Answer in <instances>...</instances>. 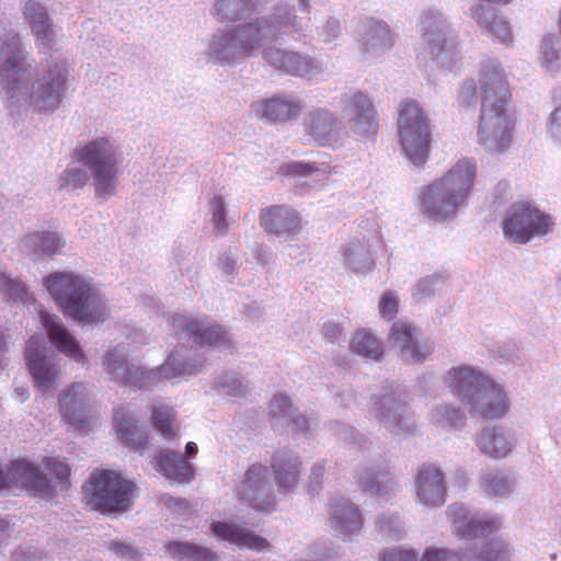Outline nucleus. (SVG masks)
<instances>
[{"label":"nucleus","instance_id":"obj_1","mask_svg":"<svg viewBox=\"0 0 561 561\" xmlns=\"http://www.w3.org/2000/svg\"><path fill=\"white\" fill-rule=\"evenodd\" d=\"M481 116L478 129L479 142L490 151L502 153L513 138L515 116L507 106L511 101L508 83L502 69L494 67L481 73Z\"/></svg>","mask_w":561,"mask_h":561},{"label":"nucleus","instance_id":"obj_2","mask_svg":"<svg viewBox=\"0 0 561 561\" xmlns=\"http://www.w3.org/2000/svg\"><path fill=\"white\" fill-rule=\"evenodd\" d=\"M44 285L64 314L79 322L99 323L105 319V306L93 287L73 273H54Z\"/></svg>","mask_w":561,"mask_h":561},{"label":"nucleus","instance_id":"obj_3","mask_svg":"<svg viewBox=\"0 0 561 561\" xmlns=\"http://www.w3.org/2000/svg\"><path fill=\"white\" fill-rule=\"evenodd\" d=\"M476 164L469 159H461L439 180L422 190L420 206L432 218H444L468 197L476 179Z\"/></svg>","mask_w":561,"mask_h":561},{"label":"nucleus","instance_id":"obj_4","mask_svg":"<svg viewBox=\"0 0 561 561\" xmlns=\"http://www.w3.org/2000/svg\"><path fill=\"white\" fill-rule=\"evenodd\" d=\"M87 506L103 515L129 510L135 500V484L112 470L95 469L82 486Z\"/></svg>","mask_w":561,"mask_h":561},{"label":"nucleus","instance_id":"obj_5","mask_svg":"<svg viewBox=\"0 0 561 561\" xmlns=\"http://www.w3.org/2000/svg\"><path fill=\"white\" fill-rule=\"evenodd\" d=\"M398 137L405 156L414 163H424L430 156L432 133L430 118L420 104L405 100L398 113Z\"/></svg>","mask_w":561,"mask_h":561},{"label":"nucleus","instance_id":"obj_6","mask_svg":"<svg viewBox=\"0 0 561 561\" xmlns=\"http://www.w3.org/2000/svg\"><path fill=\"white\" fill-rule=\"evenodd\" d=\"M73 156L91 171L98 195L108 196L114 193L122 157L108 139L92 140L76 149Z\"/></svg>","mask_w":561,"mask_h":561},{"label":"nucleus","instance_id":"obj_7","mask_svg":"<svg viewBox=\"0 0 561 561\" xmlns=\"http://www.w3.org/2000/svg\"><path fill=\"white\" fill-rule=\"evenodd\" d=\"M552 217L531 202H518L511 206L502 221L505 238L518 244H526L534 238L552 232Z\"/></svg>","mask_w":561,"mask_h":561},{"label":"nucleus","instance_id":"obj_8","mask_svg":"<svg viewBox=\"0 0 561 561\" xmlns=\"http://www.w3.org/2000/svg\"><path fill=\"white\" fill-rule=\"evenodd\" d=\"M103 366L111 378L124 386L141 388L147 380L159 375L163 378H173L188 373L184 364H175V359L169 356L167 362L157 370H145L127 362L126 355L114 347L103 357Z\"/></svg>","mask_w":561,"mask_h":561},{"label":"nucleus","instance_id":"obj_9","mask_svg":"<svg viewBox=\"0 0 561 561\" xmlns=\"http://www.w3.org/2000/svg\"><path fill=\"white\" fill-rule=\"evenodd\" d=\"M266 27V21L242 25L233 34L214 41V50L222 59L252 56L261 47Z\"/></svg>","mask_w":561,"mask_h":561},{"label":"nucleus","instance_id":"obj_10","mask_svg":"<svg viewBox=\"0 0 561 561\" xmlns=\"http://www.w3.org/2000/svg\"><path fill=\"white\" fill-rule=\"evenodd\" d=\"M238 495L252 508L268 512L274 506V495L268 484V470L265 466L255 463L251 466L243 481L238 486Z\"/></svg>","mask_w":561,"mask_h":561},{"label":"nucleus","instance_id":"obj_11","mask_svg":"<svg viewBox=\"0 0 561 561\" xmlns=\"http://www.w3.org/2000/svg\"><path fill=\"white\" fill-rule=\"evenodd\" d=\"M447 515L454 525L456 536L460 538H478L489 536L501 527L500 518L491 515L471 516L460 504L449 506Z\"/></svg>","mask_w":561,"mask_h":561},{"label":"nucleus","instance_id":"obj_12","mask_svg":"<svg viewBox=\"0 0 561 561\" xmlns=\"http://www.w3.org/2000/svg\"><path fill=\"white\" fill-rule=\"evenodd\" d=\"M175 334H185L199 346H215L227 342V334L218 324L195 320L185 314H175L171 320Z\"/></svg>","mask_w":561,"mask_h":561},{"label":"nucleus","instance_id":"obj_13","mask_svg":"<svg viewBox=\"0 0 561 561\" xmlns=\"http://www.w3.org/2000/svg\"><path fill=\"white\" fill-rule=\"evenodd\" d=\"M59 408L66 423L83 431L91 421L88 392L82 383L75 382L59 398Z\"/></svg>","mask_w":561,"mask_h":561},{"label":"nucleus","instance_id":"obj_14","mask_svg":"<svg viewBox=\"0 0 561 561\" xmlns=\"http://www.w3.org/2000/svg\"><path fill=\"white\" fill-rule=\"evenodd\" d=\"M45 341L43 336H32L26 342L24 352L25 362L38 389H48L56 381L58 370L56 366L44 355Z\"/></svg>","mask_w":561,"mask_h":561},{"label":"nucleus","instance_id":"obj_15","mask_svg":"<svg viewBox=\"0 0 561 561\" xmlns=\"http://www.w3.org/2000/svg\"><path fill=\"white\" fill-rule=\"evenodd\" d=\"M65 72L66 68L60 67L51 70L47 77L34 81L25 102H28L30 106L37 111H48L56 107L65 85Z\"/></svg>","mask_w":561,"mask_h":561},{"label":"nucleus","instance_id":"obj_16","mask_svg":"<svg viewBox=\"0 0 561 561\" xmlns=\"http://www.w3.org/2000/svg\"><path fill=\"white\" fill-rule=\"evenodd\" d=\"M379 129L378 113L371 100L362 92L353 95V138L375 142Z\"/></svg>","mask_w":561,"mask_h":561},{"label":"nucleus","instance_id":"obj_17","mask_svg":"<svg viewBox=\"0 0 561 561\" xmlns=\"http://www.w3.org/2000/svg\"><path fill=\"white\" fill-rule=\"evenodd\" d=\"M416 496L427 506H440L446 501L445 476L434 465H423L415 477Z\"/></svg>","mask_w":561,"mask_h":561},{"label":"nucleus","instance_id":"obj_18","mask_svg":"<svg viewBox=\"0 0 561 561\" xmlns=\"http://www.w3.org/2000/svg\"><path fill=\"white\" fill-rule=\"evenodd\" d=\"M468 404L471 407L472 412L483 420L500 419L510 409V403L503 388L491 379L486 381Z\"/></svg>","mask_w":561,"mask_h":561},{"label":"nucleus","instance_id":"obj_19","mask_svg":"<svg viewBox=\"0 0 561 561\" xmlns=\"http://www.w3.org/2000/svg\"><path fill=\"white\" fill-rule=\"evenodd\" d=\"M260 225L267 233L296 234L301 230V217L288 205H272L261 209Z\"/></svg>","mask_w":561,"mask_h":561},{"label":"nucleus","instance_id":"obj_20","mask_svg":"<svg viewBox=\"0 0 561 561\" xmlns=\"http://www.w3.org/2000/svg\"><path fill=\"white\" fill-rule=\"evenodd\" d=\"M0 56L2 59L0 67L1 83L10 98L14 99L18 92L21 91L22 79L27 72L26 61L16 44L12 47L8 45V50L2 48Z\"/></svg>","mask_w":561,"mask_h":561},{"label":"nucleus","instance_id":"obj_21","mask_svg":"<svg viewBox=\"0 0 561 561\" xmlns=\"http://www.w3.org/2000/svg\"><path fill=\"white\" fill-rule=\"evenodd\" d=\"M39 314L47 335L56 348L66 356L83 364L85 360L83 352L59 319L46 311H41Z\"/></svg>","mask_w":561,"mask_h":561},{"label":"nucleus","instance_id":"obj_22","mask_svg":"<svg viewBox=\"0 0 561 561\" xmlns=\"http://www.w3.org/2000/svg\"><path fill=\"white\" fill-rule=\"evenodd\" d=\"M490 378L470 367H458L448 371V387L463 403H469Z\"/></svg>","mask_w":561,"mask_h":561},{"label":"nucleus","instance_id":"obj_23","mask_svg":"<svg viewBox=\"0 0 561 561\" xmlns=\"http://www.w3.org/2000/svg\"><path fill=\"white\" fill-rule=\"evenodd\" d=\"M253 107L259 118H265L272 123L290 121L302 111V105L299 101L285 95L256 102Z\"/></svg>","mask_w":561,"mask_h":561},{"label":"nucleus","instance_id":"obj_24","mask_svg":"<svg viewBox=\"0 0 561 561\" xmlns=\"http://www.w3.org/2000/svg\"><path fill=\"white\" fill-rule=\"evenodd\" d=\"M23 14L36 42L43 47L51 49L55 45V33L46 8L35 0H27L24 4Z\"/></svg>","mask_w":561,"mask_h":561},{"label":"nucleus","instance_id":"obj_25","mask_svg":"<svg viewBox=\"0 0 561 561\" xmlns=\"http://www.w3.org/2000/svg\"><path fill=\"white\" fill-rule=\"evenodd\" d=\"M211 530L219 539L233 543L239 548L263 551L268 550L271 547L265 538L234 524L216 522L213 523Z\"/></svg>","mask_w":561,"mask_h":561},{"label":"nucleus","instance_id":"obj_26","mask_svg":"<svg viewBox=\"0 0 561 561\" xmlns=\"http://www.w3.org/2000/svg\"><path fill=\"white\" fill-rule=\"evenodd\" d=\"M304 124L307 135L319 146L331 145L341 131L340 123L323 110L309 113Z\"/></svg>","mask_w":561,"mask_h":561},{"label":"nucleus","instance_id":"obj_27","mask_svg":"<svg viewBox=\"0 0 561 561\" xmlns=\"http://www.w3.org/2000/svg\"><path fill=\"white\" fill-rule=\"evenodd\" d=\"M152 463L157 471L170 480L188 482L194 478L192 465L176 451L160 449L156 453Z\"/></svg>","mask_w":561,"mask_h":561},{"label":"nucleus","instance_id":"obj_28","mask_svg":"<svg viewBox=\"0 0 561 561\" xmlns=\"http://www.w3.org/2000/svg\"><path fill=\"white\" fill-rule=\"evenodd\" d=\"M388 340L393 346L400 347L401 354L412 362H422L430 353L428 348L419 347L414 329L404 322H396L391 325Z\"/></svg>","mask_w":561,"mask_h":561},{"label":"nucleus","instance_id":"obj_29","mask_svg":"<svg viewBox=\"0 0 561 561\" xmlns=\"http://www.w3.org/2000/svg\"><path fill=\"white\" fill-rule=\"evenodd\" d=\"M301 462L288 451H276L272 457L271 467L279 490L293 489L299 477Z\"/></svg>","mask_w":561,"mask_h":561},{"label":"nucleus","instance_id":"obj_30","mask_svg":"<svg viewBox=\"0 0 561 561\" xmlns=\"http://www.w3.org/2000/svg\"><path fill=\"white\" fill-rule=\"evenodd\" d=\"M113 420L118 438L125 446L134 450H140L147 446L149 437L146 431L137 421L126 417L123 409L115 411Z\"/></svg>","mask_w":561,"mask_h":561},{"label":"nucleus","instance_id":"obj_31","mask_svg":"<svg viewBox=\"0 0 561 561\" xmlns=\"http://www.w3.org/2000/svg\"><path fill=\"white\" fill-rule=\"evenodd\" d=\"M471 16L480 27L494 34L502 42L512 41V33L507 22L500 18L494 9L478 4L472 8Z\"/></svg>","mask_w":561,"mask_h":561},{"label":"nucleus","instance_id":"obj_32","mask_svg":"<svg viewBox=\"0 0 561 561\" xmlns=\"http://www.w3.org/2000/svg\"><path fill=\"white\" fill-rule=\"evenodd\" d=\"M263 55L272 66L293 76H304L310 67L309 60L295 53L270 48Z\"/></svg>","mask_w":561,"mask_h":561},{"label":"nucleus","instance_id":"obj_33","mask_svg":"<svg viewBox=\"0 0 561 561\" xmlns=\"http://www.w3.org/2000/svg\"><path fill=\"white\" fill-rule=\"evenodd\" d=\"M480 450L491 458H504L512 450L511 439L496 428L484 430L477 438Z\"/></svg>","mask_w":561,"mask_h":561},{"label":"nucleus","instance_id":"obj_34","mask_svg":"<svg viewBox=\"0 0 561 561\" xmlns=\"http://www.w3.org/2000/svg\"><path fill=\"white\" fill-rule=\"evenodd\" d=\"M170 557L179 561H217L218 557L208 548L190 542L171 541L167 545Z\"/></svg>","mask_w":561,"mask_h":561},{"label":"nucleus","instance_id":"obj_35","mask_svg":"<svg viewBox=\"0 0 561 561\" xmlns=\"http://www.w3.org/2000/svg\"><path fill=\"white\" fill-rule=\"evenodd\" d=\"M150 422L152 427L165 439L171 440L178 436L179 426L176 424L175 411L172 407L167 404L153 405Z\"/></svg>","mask_w":561,"mask_h":561},{"label":"nucleus","instance_id":"obj_36","mask_svg":"<svg viewBox=\"0 0 561 561\" xmlns=\"http://www.w3.org/2000/svg\"><path fill=\"white\" fill-rule=\"evenodd\" d=\"M353 350L360 356L378 360L383 354L381 342L369 331L357 330L353 336Z\"/></svg>","mask_w":561,"mask_h":561},{"label":"nucleus","instance_id":"obj_37","mask_svg":"<svg viewBox=\"0 0 561 561\" xmlns=\"http://www.w3.org/2000/svg\"><path fill=\"white\" fill-rule=\"evenodd\" d=\"M481 489L491 497H502L513 490V480L502 472H488L481 478Z\"/></svg>","mask_w":561,"mask_h":561},{"label":"nucleus","instance_id":"obj_38","mask_svg":"<svg viewBox=\"0 0 561 561\" xmlns=\"http://www.w3.org/2000/svg\"><path fill=\"white\" fill-rule=\"evenodd\" d=\"M26 242L33 247L36 252L44 254H53L62 245L60 238L55 232L33 233L26 237Z\"/></svg>","mask_w":561,"mask_h":561},{"label":"nucleus","instance_id":"obj_39","mask_svg":"<svg viewBox=\"0 0 561 561\" xmlns=\"http://www.w3.org/2000/svg\"><path fill=\"white\" fill-rule=\"evenodd\" d=\"M25 473L32 474L31 462L22 459L12 461L5 472H0V478L4 482L0 490L18 488Z\"/></svg>","mask_w":561,"mask_h":561},{"label":"nucleus","instance_id":"obj_40","mask_svg":"<svg viewBox=\"0 0 561 561\" xmlns=\"http://www.w3.org/2000/svg\"><path fill=\"white\" fill-rule=\"evenodd\" d=\"M422 30L424 31L423 37L431 46L432 53H439L440 47H436L435 43L443 34V22L434 14L427 12L422 16Z\"/></svg>","mask_w":561,"mask_h":561},{"label":"nucleus","instance_id":"obj_41","mask_svg":"<svg viewBox=\"0 0 561 561\" xmlns=\"http://www.w3.org/2000/svg\"><path fill=\"white\" fill-rule=\"evenodd\" d=\"M245 9L243 0H219L215 7L217 19L221 22L238 20Z\"/></svg>","mask_w":561,"mask_h":561},{"label":"nucleus","instance_id":"obj_42","mask_svg":"<svg viewBox=\"0 0 561 561\" xmlns=\"http://www.w3.org/2000/svg\"><path fill=\"white\" fill-rule=\"evenodd\" d=\"M31 473H25L20 482L21 488L26 489L30 492L46 493L49 490V484L45 476L39 471L37 467L31 463Z\"/></svg>","mask_w":561,"mask_h":561},{"label":"nucleus","instance_id":"obj_43","mask_svg":"<svg viewBox=\"0 0 561 561\" xmlns=\"http://www.w3.org/2000/svg\"><path fill=\"white\" fill-rule=\"evenodd\" d=\"M370 41L382 48H390L393 41L388 25L382 22H374L370 26Z\"/></svg>","mask_w":561,"mask_h":561},{"label":"nucleus","instance_id":"obj_44","mask_svg":"<svg viewBox=\"0 0 561 561\" xmlns=\"http://www.w3.org/2000/svg\"><path fill=\"white\" fill-rule=\"evenodd\" d=\"M465 553H458L443 548L426 549L422 556L421 561H462Z\"/></svg>","mask_w":561,"mask_h":561},{"label":"nucleus","instance_id":"obj_45","mask_svg":"<svg viewBox=\"0 0 561 561\" xmlns=\"http://www.w3.org/2000/svg\"><path fill=\"white\" fill-rule=\"evenodd\" d=\"M44 466L60 483L68 484L71 470L65 461H61L58 458H46L44 460Z\"/></svg>","mask_w":561,"mask_h":561},{"label":"nucleus","instance_id":"obj_46","mask_svg":"<svg viewBox=\"0 0 561 561\" xmlns=\"http://www.w3.org/2000/svg\"><path fill=\"white\" fill-rule=\"evenodd\" d=\"M399 300L394 293L386 291L379 301L380 314L387 319L392 320L398 313Z\"/></svg>","mask_w":561,"mask_h":561},{"label":"nucleus","instance_id":"obj_47","mask_svg":"<svg viewBox=\"0 0 561 561\" xmlns=\"http://www.w3.org/2000/svg\"><path fill=\"white\" fill-rule=\"evenodd\" d=\"M64 187L82 188L88 181L87 173L78 168L68 169L61 176Z\"/></svg>","mask_w":561,"mask_h":561},{"label":"nucleus","instance_id":"obj_48","mask_svg":"<svg viewBox=\"0 0 561 561\" xmlns=\"http://www.w3.org/2000/svg\"><path fill=\"white\" fill-rule=\"evenodd\" d=\"M213 211V222L218 231H225L228 224L226 220V208L224 198L221 196H215L210 203Z\"/></svg>","mask_w":561,"mask_h":561},{"label":"nucleus","instance_id":"obj_49","mask_svg":"<svg viewBox=\"0 0 561 561\" xmlns=\"http://www.w3.org/2000/svg\"><path fill=\"white\" fill-rule=\"evenodd\" d=\"M279 171L284 175L307 176L317 171V168L312 163L289 162L287 164L282 165Z\"/></svg>","mask_w":561,"mask_h":561},{"label":"nucleus","instance_id":"obj_50","mask_svg":"<svg viewBox=\"0 0 561 561\" xmlns=\"http://www.w3.org/2000/svg\"><path fill=\"white\" fill-rule=\"evenodd\" d=\"M381 561H417V554L410 549L393 548L382 552Z\"/></svg>","mask_w":561,"mask_h":561},{"label":"nucleus","instance_id":"obj_51","mask_svg":"<svg viewBox=\"0 0 561 561\" xmlns=\"http://www.w3.org/2000/svg\"><path fill=\"white\" fill-rule=\"evenodd\" d=\"M557 39L554 36H546L542 41V60L545 65H551L558 59V50L556 48Z\"/></svg>","mask_w":561,"mask_h":561},{"label":"nucleus","instance_id":"obj_52","mask_svg":"<svg viewBox=\"0 0 561 561\" xmlns=\"http://www.w3.org/2000/svg\"><path fill=\"white\" fill-rule=\"evenodd\" d=\"M493 546L494 543H488L477 559L479 561H496L500 554H504L506 552L504 545H497L496 550H493Z\"/></svg>","mask_w":561,"mask_h":561},{"label":"nucleus","instance_id":"obj_53","mask_svg":"<svg viewBox=\"0 0 561 561\" xmlns=\"http://www.w3.org/2000/svg\"><path fill=\"white\" fill-rule=\"evenodd\" d=\"M290 407L289 398L284 394H276L271 401V411L276 415L284 414Z\"/></svg>","mask_w":561,"mask_h":561},{"label":"nucleus","instance_id":"obj_54","mask_svg":"<svg viewBox=\"0 0 561 561\" xmlns=\"http://www.w3.org/2000/svg\"><path fill=\"white\" fill-rule=\"evenodd\" d=\"M439 415L442 421H446L450 425H456L457 422H461L463 420V415L459 409L447 405L439 410Z\"/></svg>","mask_w":561,"mask_h":561},{"label":"nucleus","instance_id":"obj_55","mask_svg":"<svg viewBox=\"0 0 561 561\" xmlns=\"http://www.w3.org/2000/svg\"><path fill=\"white\" fill-rule=\"evenodd\" d=\"M0 285L4 286L9 293H15L18 296L25 291L23 284L18 280L10 279L7 275H0Z\"/></svg>","mask_w":561,"mask_h":561},{"label":"nucleus","instance_id":"obj_56","mask_svg":"<svg viewBox=\"0 0 561 561\" xmlns=\"http://www.w3.org/2000/svg\"><path fill=\"white\" fill-rule=\"evenodd\" d=\"M461 95L465 102L471 100L476 95V84L473 81H468L462 85Z\"/></svg>","mask_w":561,"mask_h":561},{"label":"nucleus","instance_id":"obj_57","mask_svg":"<svg viewBox=\"0 0 561 561\" xmlns=\"http://www.w3.org/2000/svg\"><path fill=\"white\" fill-rule=\"evenodd\" d=\"M352 523H353V531L357 528V527H360L363 525V518L360 516V514L355 511L353 508V519H352Z\"/></svg>","mask_w":561,"mask_h":561},{"label":"nucleus","instance_id":"obj_58","mask_svg":"<svg viewBox=\"0 0 561 561\" xmlns=\"http://www.w3.org/2000/svg\"><path fill=\"white\" fill-rule=\"evenodd\" d=\"M112 548H113L115 551H117V552H119V553H123V554H124V553H127V552H129V551H130V549H129V547H128V546H126V545H124V543H119V542H115V543H113Z\"/></svg>","mask_w":561,"mask_h":561},{"label":"nucleus","instance_id":"obj_59","mask_svg":"<svg viewBox=\"0 0 561 561\" xmlns=\"http://www.w3.org/2000/svg\"><path fill=\"white\" fill-rule=\"evenodd\" d=\"M185 453L188 456H193L197 453V445L193 442H190L185 446Z\"/></svg>","mask_w":561,"mask_h":561},{"label":"nucleus","instance_id":"obj_60","mask_svg":"<svg viewBox=\"0 0 561 561\" xmlns=\"http://www.w3.org/2000/svg\"><path fill=\"white\" fill-rule=\"evenodd\" d=\"M332 524H333V526H334L335 528H342V527H343V526H342V520H341V518H340V516H339V515H334V516L332 517Z\"/></svg>","mask_w":561,"mask_h":561},{"label":"nucleus","instance_id":"obj_61","mask_svg":"<svg viewBox=\"0 0 561 561\" xmlns=\"http://www.w3.org/2000/svg\"><path fill=\"white\" fill-rule=\"evenodd\" d=\"M322 473H323V467L322 466H316L312 469V474L316 476V477H321Z\"/></svg>","mask_w":561,"mask_h":561},{"label":"nucleus","instance_id":"obj_62","mask_svg":"<svg viewBox=\"0 0 561 561\" xmlns=\"http://www.w3.org/2000/svg\"><path fill=\"white\" fill-rule=\"evenodd\" d=\"M226 264H225V272L226 273H229L230 270L232 268V265H233V262L231 261L230 262V259L229 257H226Z\"/></svg>","mask_w":561,"mask_h":561},{"label":"nucleus","instance_id":"obj_63","mask_svg":"<svg viewBox=\"0 0 561 561\" xmlns=\"http://www.w3.org/2000/svg\"><path fill=\"white\" fill-rule=\"evenodd\" d=\"M9 527L8 522L0 519V531L7 530Z\"/></svg>","mask_w":561,"mask_h":561},{"label":"nucleus","instance_id":"obj_64","mask_svg":"<svg viewBox=\"0 0 561 561\" xmlns=\"http://www.w3.org/2000/svg\"><path fill=\"white\" fill-rule=\"evenodd\" d=\"M16 392H18L21 397H25V390H24V389H16Z\"/></svg>","mask_w":561,"mask_h":561}]
</instances>
